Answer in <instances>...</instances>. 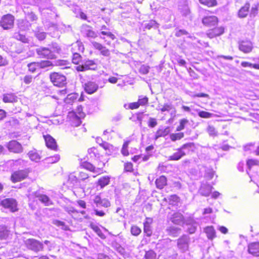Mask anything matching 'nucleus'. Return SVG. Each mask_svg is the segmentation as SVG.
Returning <instances> with one entry per match:
<instances>
[{"mask_svg": "<svg viewBox=\"0 0 259 259\" xmlns=\"http://www.w3.org/2000/svg\"><path fill=\"white\" fill-rule=\"evenodd\" d=\"M194 146L192 143H186L183 145L180 148L178 149V151L174 153L172 155L168 157L170 160H178L182 157L188 153L190 149Z\"/></svg>", "mask_w": 259, "mask_h": 259, "instance_id": "obj_1", "label": "nucleus"}, {"mask_svg": "<svg viewBox=\"0 0 259 259\" xmlns=\"http://www.w3.org/2000/svg\"><path fill=\"white\" fill-rule=\"evenodd\" d=\"M26 247L35 252L42 251L44 249V245L42 243L35 239H27L24 241Z\"/></svg>", "mask_w": 259, "mask_h": 259, "instance_id": "obj_2", "label": "nucleus"}, {"mask_svg": "<svg viewBox=\"0 0 259 259\" xmlns=\"http://www.w3.org/2000/svg\"><path fill=\"white\" fill-rule=\"evenodd\" d=\"M50 78L54 85L62 87L66 83V78L65 75L58 72L50 74Z\"/></svg>", "mask_w": 259, "mask_h": 259, "instance_id": "obj_3", "label": "nucleus"}, {"mask_svg": "<svg viewBox=\"0 0 259 259\" xmlns=\"http://www.w3.org/2000/svg\"><path fill=\"white\" fill-rule=\"evenodd\" d=\"M14 17L11 14H7L2 17L1 26L6 30L11 29L14 26Z\"/></svg>", "mask_w": 259, "mask_h": 259, "instance_id": "obj_4", "label": "nucleus"}, {"mask_svg": "<svg viewBox=\"0 0 259 259\" xmlns=\"http://www.w3.org/2000/svg\"><path fill=\"white\" fill-rule=\"evenodd\" d=\"M29 172L27 169L15 171L12 174L11 180L13 183L21 181L27 177Z\"/></svg>", "mask_w": 259, "mask_h": 259, "instance_id": "obj_5", "label": "nucleus"}, {"mask_svg": "<svg viewBox=\"0 0 259 259\" xmlns=\"http://www.w3.org/2000/svg\"><path fill=\"white\" fill-rule=\"evenodd\" d=\"M36 53L40 58L53 59L55 58V55L52 53L51 50L48 48L40 47L37 48Z\"/></svg>", "mask_w": 259, "mask_h": 259, "instance_id": "obj_6", "label": "nucleus"}, {"mask_svg": "<svg viewBox=\"0 0 259 259\" xmlns=\"http://www.w3.org/2000/svg\"><path fill=\"white\" fill-rule=\"evenodd\" d=\"M1 204L5 208H9L12 212L17 210V203L13 198H6L1 201Z\"/></svg>", "mask_w": 259, "mask_h": 259, "instance_id": "obj_7", "label": "nucleus"}, {"mask_svg": "<svg viewBox=\"0 0 259 259\" xmlns=\"http://www.w3.org/2000/svg\"><path fill=\"white\" fill-rule=\"evenodd\" d=\"M189 242V237L187 235H183L177 240L178 247L182 251L185 252L188 249Z\"/></svg>", "mask_w": 259, "mask_h": 259, "instance_id": "obj_8", "label": "nucleus"}, {"mask_svg": "<svg viewBox=\"0 0 259 259\" xmlns=\"http://www.w3.org/2000/svg\"><path fill=\"white\" fill-rule=\"evenodd\" d=\"M168 220L177 225H181L184 223V217L179 212H175L168 217Z\"/></svg>", "mask_w": 259, "mask_h": 259, "instance_id": "obj_9", "label": "nucleus"}, {"mask_svg": "<svg viewBox=\"0 0 259 259\" xmlns=\"http://www.w3.org/2000/svg\"><path fill=\"white\" fill-rule=\"evenodd\" d=\"M96 67V64L92 60H87L83 64L79 65L76 67L78 71H84L90 69H95Z\"/></svg>", "mask_w": 259, "mask_h": 259, "instance_id": "obj_10", "label": "nucleus"}, {"mask_svg": "<svg viewBox=\"0 0 259 259\" xmlns=\"http://www.w3.org/2000/svg\"><path fill=\"white\" fill-rule=\"evenodd\" d=\"M94 203L97 207H104L107 208L110 206L109 200L106 198H101L100 195H97L94 197L93 199Z\"/></svg>", "mask_w": 259, "mask_h": 259, "instance_id": "obj_11", "label": "nucleus"}, {"mask_svg": "<svg viewBox=\"0 0 259 259\" xmlns=\"http://www.w3.org/2000/svg\"><path fill=\"white\" fill-rule=\"evenodd\" d=\"M7 148L10 151L14 153H19L22 151L21 145L15 140L9 142L8 144Z\"/></svg>", "mask_w": 259, "mask_h": 259, "instance_id": "obj_12", "label": "nucleus"}, {"mask_svg": "<svg viewBox=\"0 0 259 259\" xmlns=\"http://www.w3.org/2000/svg\"><path fill=\"white\" fill-rule=\"evenodd\" d=\"M202 22L204 25L211 27L215 25L218 23V19L215 16H208L202 19Z\"/></svg>", "mask_w": 259, "mask_h": 259, "instance_id": "obj_13", "label": "nucleus"}, {"mask_svg": "<svg viewBox=\"0 0 259 259\" xmlns=\"http://www.w3.org/2000/svg\"><path fill=\"white\" fill-rule=\"evenodd\" d=\"M252 48V44L250 41H242L239 44V50L245 53L250 52Z\"/></svg>", "mask_w": 259, "mask_h": 259, "instance_id": "obj_14", "label": "nucleus"}, {"mask_svg": "<svg viewBox=\"0 0 259 259\" xmlns=\"http://www.w3.org/2000/svg\"><path fill=\"white\" fill-rule=\"evenodd\" d=\"M224 32V28L223 26L214 28L207 33V35L210 38H212L223 34Z\"/></svg>", "mask_w": 259, "mask_h": 259, "instance_id": "obj_15", "label": "nucleus"}, {"mask_svg": "<svg viewBox=\"0 0 259 259\" xmlns=\"http://www.w3.org/2000/svg\"><path fill=\"white\" fill-rule=\"evenodd\" d=\"M45 140L46 146L50 149L56 150L57 149V145L55 140L50 135L44 136Z\"/></svg>", "mask_w": 259, "mask_h": 259, "instance_id": "obj_16", "label": "nucleus"}, {"mask_svg": "<svg viewBox=\"0 0 259 259\" xmlns=\"http://www.w3.org/2000/svg\"><path fill=\"white\" fill-rule=\"evenodd\" d=\"M81 31L88 37L95 38L97 36L96 32L91 29V27L88 25H83Z\"/></svg>", "mask_w": 259, "mask_h": 259, "instance_id": "obj_17", "label": "nucleus"}, {"mask_svg": "<svg viewBox=\"0 0 259 259\" xmlns=\"http://www.w3.org/2000/svg\"><path fill=\"white\" fill-rule=\"evenodd\" d=\"M98 89V85L95 82L89 81L84 84V90L89 94L95 93Z\"/></svg>", "mask_w": 259, "mask_h": 259, "instance_id": "obj_18", "label": "nucleus"}, {"mask_svg": "<svg viewBox=\"0 0 259 259\" xmlns=\"http://www.w3.org/2000/svg\"><path fill=\"white\" fill-rule=\"evenodd\" d=\"M92 44L94 48L100 51L101 54L104 56H109L110 55V51L101 44L93 41Z\"/></svg>", "mask_w": 259, "mask_h": 259, "instance_id": "obj_19", "label": "nucleus"}, {"mask_svg": "<svg viewBox=\"0 0 259 259\" xmlns=\"http://www.w3.org/2000/svg\"><path fill=\"white\" fill-rule=\"evenodd\" d=\"M248 251L255 256H259V242H253L248 246Z\"/></svg>", "mask_w": 259, "mask_h": 259, "instance_id": "obj_20", "label": "nucleus"}, {"mask_svg": "<svg viewBox=\"0 0 259 259\" xmlns=\"http://www.w3.org/2000/svg\"><path fill=\"white\" fill-rule=\"evenodd\" d=\"M18 97L13 93L4 94L3 95V101L5 103H15L18 101Z\"/></svg>", "mask_w": 259, "mask_h": 259, "instance_id": "obj_21", "label": "nucleus"}, {"mask_svg": "<svg viewBox=\"0 0 259 259\" xmlns=\"http://www.w3.org/2000/svg\"><path fill=\"white\" fill-rule=\"evenodd\" d=\"M166 233L172 237L178 236L181 233V229L177 227L169 226L165 230Z\"/></svg>", "mask_w": 259, "mask_h": 259, "instance_id": "obj_22", "label": "nucleus"}, {"mask_svg": "<svg viewBox=\"0 0 259 259\" xmlns=\"http://www.w3.org/2000/svg\"><path fill=\"white\" fill-rule=\"evenodd\" d=\"M212 188V187L210 185L202 184L199 189V192L202 196H208Z\"/></svg>", "mask_w": 259, "mask_h": 259, "instance_id": "obj_23", "label": "nucleus"}, {"mask_svg": "<svg viewBox=\"0 0 259 259\" xmlns=\"http://www.w3.org/2000/svg\"><path fill=\"white\" fill-rule=\"evenodd\" d=\"M68 116L71 120V124L73 126H78L81 124L80 117H78L75 113L69 112Z\"/></svg>", "mask_w": 259, "mask_h": 259, "instance_id": "obj_24", "label": "nucleus"}, {"mask_svg": "<svg viewBox=\"0 0 259 259\" xmlns=\"http://www.w3.org/2000/svg\"><path fill=\"white\" fill-rule=\"evenodd\" d=\"M250 5L247 3L244 6L241 7L238 11V17L241 18H245L247 16L248 13Z\"/></svg>", "mask_w": 259, "mask_h": 259, "instance_id": "obj_25", "label": "nucleus"}, {"mask_svg": "<svg viewBox=\"0 0 259 259\" xmlns=\"http://www.w3.org/2000/svg\"><path fill=\"white\" fill-rule=\"evenodd\" d=\"M155 184L156 187L159 189L163 188V187L167 184V179L164 176H160L157 178L155 181Z\"/></svg>", "mask_w": 259, "mask_h": 259, "instance_id": "obj_26", "label": "nucleus"}, {"mask_svg": "<svg viewBox=\"0 0 259 259\" xmlns=\"http://www.w3.org/2000/svg\"><path fill=\"white\" fill-rule=\"evenodd\" d=\"M204 232L206 234L209 239H213L215 237V231L212 226H208L204 229Z\"/></svg>", "mask_w": 259, "mask_h": 259, "instance_id": "obj_27", "label": "nucleus"}, {"mask_svg": "<svg viewBox=\"0 0 259 259\" xmlns=\"http://www.w3.org/2000/svg\"><path fill=\"white\" fill-rule=\"evenodd\" d=\"M27 154L31 161L38 162L41 159L40 155L35 150L29 151Z\"/></svg>", "mask_w": 259, "mask_h": 259, "instance_id": "obj_28", "label": "nucleus"}, {"mask_svg": "<svg viewBox=\"0 0 259 259\" xmlns=\"http://www.w3.org/2000/svg\"><path fill=\"white\" fill-rule=\"evenodd\" d=\"M90 227L101 238L105 239L106 238L105 235L102 233L100 228L96 224L94 223H91Z\"/></svg>", "mask_w": 259, "mask_h": 259, "instance_id": "obj_29", "label": "nucleus"}, {"mask_svg": "<svg viewBox=\"0 0 259 259\" xmlns=\"http://www.w3.org/2000/svg\"><path fill=\"white\" fill-rule=\"evenodd\" d=\"M9 235V231L5 226H0V239H6Z\"/></svg>", "mask_w": 259, "mask_h": 259, "instance_id": "obj_30", "label": "nucleus"}, {"mask_svg": "<svg viewBox=\"0 0 259 259\" xmlns=\"http://www.w3.org/2000/svg\"><path fill=\"white\" fill-rule=\"evenodd\" d=\"M38 200L44 203L46 206H49L53 204L50 198L46 195H39L37 196Z\"/></svg>", "mask_w": 259, "mask_h": 259, "instance_id": "obj_31", "label": "nucleus"}, {"mask_svg": "<svg viewBox=\"0 0 259 259\" xmlns=\"http://www.w3.org/2000/svg\"><path fill=\"white\" fill-rule=\"evenodd\" d=\"M170 132L169 128L168 127H165L162 129L158 130L156 133L155 138L158 139L161 137H164L168 135Z\"/></svg>", "mask_w": 259, "mask_h": 259, "instance_id": "obj_32", "label": "nucleus"}, {"mask_svg": "<svg viewBox=\"0 0 259 259\" xmlns=\"http://www.w3.org/2000/svg\"><path fill=\"white\" fill-rule=\"evenodd\" d=\"M70 63L66 60H58L55 62L54 66H58L61 67L62 69L69 68Z\"/></svg>", "mask_w": 259, "mask_h": 259, "instance_id": "obj_33", "label": "nucleus"}, {"mask_svg": "<svg viewBox=\"0 0 259 259\" xmlns=\"http://www.w3.org/2000/svg\"><path fill=\"white\" fill-rule=\"evenodd\" d=\"M165 200L168 202L169 204L175 205L179 201V198L176 195H172L165 198Z\"/></svg>", "mask_w": 259, "mask_h": 259, "instance_id": "obj_34", "label": "nucleus"}, {"mask_svg": "<svg viewBox=\"0 0 259 259\" xmlns=\"http://www.w3.org/2000/svg\"><path fill=\"white\" fill-rule=\"evenodd\" d=\"M81 166L83 168H84L88 170H90L91 171L94 172H96V167L92 163H91L90 162H88L87 161L83 162L81 163Z\"/></svg>", "mask_w": 259, "mask_h": 259, "instance_id": "obj_35", "label": "nucleus"}, {"mask_svg": "<svg viewBox=\"0 0 259 259\" xmlns=\"http://www.w3.org/2000/svg\"><path fill=\"white\" fill-rule=\"evenodd\" d=\"M14 37L16 39L22 41L23 43H28L29 40L25 35L20 33H16L14 34Z\"/></svg>", "mask_w": 259, "mask_h": 259, "instance_id": "obj_36", "label": "nucleus"}, {"mask_svg": "<svg viewBox=\"0 0 259 259\" xmlns=\"http://www.w3.org/2000/svg\"><path fill=\"white\" fill-rule=\"evenodd\" d=\"M247 167L250 169L253 166L259 165V161L256 159H249L246 161Z\"/></svg>", "mask_w": 259, "mask_h": 259, "instance_id": "obj_37", "label": "nucleus"}, {"mask_svg": "<svg viewBox=\"0 0 259 259\" xmlns=\"http://www.w3.org/2000/svg\"><path fill=\"white\" fill-rule=\"evenodd\" d=\"M53 64L50 61L45 60L37 62V67L41 68H45L46 67L53 66Z\"/></svg>", "mask_w": 259, "mask_h": 259, "instance_id": "obj_38", "label": "nucleus"}, {"mask_svg": "<svg viewBox=\"0 0 259 259\" xmlns=\"http://www.w3.org/2000/svg\"><path fill=\"white\" fill-rule=\"evenodd\" d=\"M110 182L109 178L108 177H103L101 178L98 181V184L101 188L107 185Z\"/></svg>", "mask_w": 259, "mask_h": 259, "instance_id": "obj_39", "label": "nucleus"}, {"mask_svg": "<svg viewBox=\"0 0 259 259\" xmlns=\"http://www.w3.org/2000/svg\"><path fill=\"white\" fill-rule=\"evenodd\" d=\"M158 27V24L154 20H151L148 23L145 24V28L150 29L152 28H157Z\"/></svg>", "mask_w": 259, "mask_h": 259, "instance_id": "obj_40", "label": "nucleus"}, {"mask_svg": "<svg viewBox=\"0 0 259 259\" xmlns=\"http://www.w3.org/2000/svg\"><path fill=\"white\" fill-rule=\"evenodd\" d=\"M60 159L59 155H55L53 156L47 157L45 159V161L47 163H54L58 162Z\"/></svg>", "mask_w": 259, "mask_h": 259, "instance_id": "obj_41", "label": "nucleus"}, {"mask_svg": "<svg viewBox=\"0 0 259 259\" xmlns=\"http://www.w3.org/2000/svg\"><path fill=\"white\" fill-rule=\"evenodd\" d=\"M199 2L204 5L208 7H212L217 5V1L215 0H199Z\"/></svg>", "mask_w": 259, "mask_h": 259, "instance_id": "obj_42", "label": "nucleus"}, {"mask_svg": "<svg viewBox=\"0 0 259 259\" xmlns=\"http://www.w3.org/2000/svg\"><path fill=\"white\" fill-rule=\"evenodd\" d=\"M207 132L210 136L215 137L218 135V132L212 125H209L207 126Z\"/></svg>", "mask_w": 259, "mask_h": 259, "instance_id": "obj_43", "label": "nucleus"}, {"mask_svg": "<svg viewBox=\"0 0 259 259\" xmlns=\"http://www.w3.org/2000/svg\"><path fill=\"white\" fill-rule=\"evenodd\" d=\"M173 108V106L171 104H165L161 108H160V106H158L157 108V110H160L162 112H163L165 111H169Z\"/></svg>", "mask_w": 259, "mask_h": 259, "instance_id": "obj_44", "label": "nucleus"}, {"mask_svg": "<svg viewBox=\"0 0 259 259\" xmlns=\"http://www.w3.org/2000/svg\"><path fill=\"white\" fill-rule=\"evenodd\" d=\"M184 133H179L177 134H171L170 135V138L171 141H176L178 140H180L184 137Z\"/></svg>", "mask_w": 259, "mask_h": 259, "instance_id": "obj_45", "label": "nucleus"}, {"mask_svg": "<svg viewBox=\"0 0 259 259\" xmlns=\"http://www.w3.org/2000/svg\"><path fill=\"white\" fill-rule=\"evenodd\" d=\"M254 146V142L247 143L243 146V150L245 152H251L253 149Z\"/></svg>", "mask_w": 259, "mask_h": 259, "instance_id": "obj_46", "label": "nucleus"}, {"mask_svg": "<svg viewBox=\"0 0 259 259\" xmlns=\"http://www.w3.org/2000/svg\"><path fill=\"white\" fill-rule=\"evenodd\" d=\"M156 254L155 252L152 250H150L146 252L145 254V259H155Z\"/></svg>", "mask_w": 259, "mask_h": 259, "instance_id": "obj_47", "label": "nucleus"}, {"mask_svg": "<svg viewBox=\"0 0 259 259\" xmlns=\"http://www.w3.org/2000/svg\"><path fill=\"white\" fill-rule=\"evenodd\" d=\"M188 122L189 121L187 119L184 118L181 119L180 122V125L177 128V131H181L183 130Z\"/></svg>", "mask_w": 259, "mask_h": 259, "instance_id": "obj_48", "label": "nucleus"}, {"mask_svg": "<svg viewBox=\"0 0 259 259\" xmlns=\"http://www.w3.org/2000/svg\"><path fill=\"white\" fill-rule=\"evenodd\" d=\"M81 59V55L78 53H73L72 57V62L74 64H78Z\"/></svg>", "mask_w": 259, "mask_h": 259, "instance_id": "obj_49", "label": "nucleus"}, {"mask_svg": "<svg viewBox=\"0 0 259 259\" xmlns=\"http://www.w3.org/2000/svg\"><path fill=\"white\" fill-rule=\"evenodd\" d=\"M35 36L39 40H43L46 37V33L40 31H35Z\"/></svg>", "mask_w": 259, "mask_h": 259, "instance_id": "obj_50", "label": "nucleus"}, {"mask_svg": "<svg viewBox=\"0 0 259 259\" xmlns=\"http://www.w3.org/2000/svg\"><path fill=\"white\" fill-rule=\"evenodd\" d=\"M199 116L204 118H209L212 117L213 114L204 111H200L198 113Z\"/></svg>", "mask_w": 259, "mask_h": 259, "instance_id": "obj_51", "label": "nucleus"}, {"mask_svg": "<svg viewBox=\"0 0 259 259\" xmlns=\"http://www.w3.org/2000/svg\"><path fill=\"white\" fill-rule=\"evenodd\" d=\"M144 232L145 233H146V235L149 237L150 236L152 233L151 227L149 224L147 223L144 224Z\"/></svg>", "mask_w": 259, "mask_h": 259, "instance_id": "obj_52", "label": "nucleus"}, {"mask_svg": "<svg viewBox=\"0 0 259 259\" xmlns=\"http://www.w3.org/2000/svg\"><path fill=\"white\" fill-rule=\"evenodd\" d=\"M150 69V67L148 65H142L139 68V72L142 74H147Z\"/></svg>", "mask_w": 259, "mask_h": 259, "instance_id": "obj_53", "label": "nucleus"}, {"mask_svg": "<svg viewBox=\"0 0 259 259\" xmlns=\"http://www.w3.org/2000/svg\"><path fill=\"white\" fill-rule=\"evenodd\" d=\"M181 13L184 16H189V18L191 19V16L190 15V11L188 6H184L183 8L181 9Z\"/></svg>", "mask_w": 259, "mask_h": 259, "instance_id": "obj_54", "label": "nucleus"}, {"mask_svg": "<svg viewBox=\"0 0 259 259\" xmlns=\"http://www.w3.org/2000/svg\"><path fill=\"white\" fill-rule=\"evenodd\" d=\"M52 53H59L61 51V48L59 46V45L56 43H53L51 46V48L50 49Z\"/></svg>", "mask_w": 259, "mask_h": 259, "instance_id": "obj_55", "label": "nucleus"}, {"mask_svg": "<svg viewBox=\"0 0 259 259\" xmlns=\"http://www.w3.org/2000/svg\"><path fill=\"white\" fill-rule=\"evenodd\" d=\"M131 232L133 235L138 236L141 233V230L138 227L134 226L132 227Z\"/></svg>", "mask_w": 259, "mask_h": 259, "instance_id": "obj_56", "label": "nucleus"}, {"mask_svg": "<svg viewBox=\"0 0 259 259\" xmlns=\"http://www.w3.org/2000/svg\"><path fill=\"white\" fill-rule=\"evenodd\" d=\"M88 153L91 157H96L99 155V154L97 153V150L95 147L89 149Z\"/></svg>", "mask_w": 259, "mask_h": 259, "instance_id": "obj_57", "label": "nucleus"}, {"mask_svg": "<svg viewBox=\"0 0 259 259\" xmlns=\"http://www.w3.org/2000/svg\"><path fill=\"white\" fill-rule=\"evenodd\" d=\"M138 102L140 105L143 106L146 105L148 102V98L146 96H139Z\"/></svg>", "mask_w": 259, "mask_h": 259, "instance_id": "obj_58", "label": "nucleus"}, {"mask_svg": "<svg viewBox=\"0 0 259 259\" xmlns=\"http://www.w3.org/2000/svg\"><path fill=\"white\" fill-rule=\"evenodd\" d=\"M129 144V142L126 141L124 143L122 148L121 149V153L124 156H127L128 155V151L127 149V147Z\"/></svg>", "mask_w": 259, "mask_h": 259, "instance_id": "obj_59", "label": "nucleus"}, {"mask_svg": "<svg viewBox=\"0 0 259 259\" xmlns=\"http://www.w3.org/2000/svg\"><path fill=\"white\" fill-rule=\"evenodd\" d=\"M28 70L31 72H34L36 70V67H37V62H32L29 63L27 65Z\"/></svg>", "mask_w": 259, "mask_h": 259, "instance_id": "obj_60", "label": "nucleus"}, {"mask_svg": "<svg viewBox=\"0 0 259 259\" xmlns=\"http://www.w3.org/2000/svg\"><path fill=\"white\" fill-rule=\"evenodd\" d=\"M53 224L57 226H61L62 228L65 230H67V227L65 225V223L59 220H54L53 221Z\"/></svg>", "mask_w": 259, "mask_h": 259, "instance_id": "obj_61", "label": "nucleus"}, {"mask_svg": "<svg viewBox=\"0 0 259 259\" xmlns=\"http://www.w3.org/2000/svg\"><path fill=\"white\" fill-rule=\"evenodd\" d=\"M78 48V50L79 52H83L84 50V47L83 45L80 41H77L75 44H73L72 49H74V48Z\"/></svg>", "mask_w": 259, "mask_h": 259, "instance_id": "obj_62", "label": "nucleus"}, {"mask_svg": "<svg viewBox=\"0 0 259 259\" xmlns=\"http://www.w3.org/2000/svg\"><path fill=\"white\" fill-rule=\"evenodd\" d=\"M88 178H89L88 175L84 172L81 171L78 174V179L81 181L85 180L88 179Z\"/></svg>", "mask_w": 259, "mask_h": 259, "instance_id": "obj_63", "label": "nucleus"}, {"mask_svg": "<svg viewBox=\"0 0 259 259\" xmlns=\"http://www.w3.org/2000/svg\"><path fill=\"white\" fill-rule=\"evenodd\" d=\"M157 124L156 119L150 117L148 121V125L151 127H155Z\"/></svg>", "mask_w": 259, "mask_h": 259, "instance_id": "obj_64", "label": "nucleus"}]
</instances>
